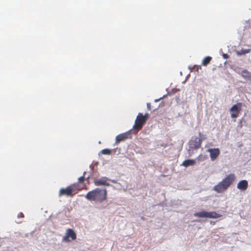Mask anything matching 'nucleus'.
Instances as JSON below:
<instances>
[{
	"instance_id": "obj_9",
	"label": "nucleus",
	"mask_w": 251,
	"mask_h": 251,
	"mask_svg": "<svg viewBox=\"0 0 251 251\" xmlns=\"http://www.w3.org/2000/svg\"><path fill=\"white\" fill-rule=\"evenodd\" d=\"M71 238L72 240H74L76 238V235L75 231L71 228H69L67 230L66 235L63 238V240L66 242H69L70 240L69 239Z\"/></svg>"
},
{
	"instance_id": "obj_8",
	"label": "nucleus",
	"mask_w": 251,
	"mask_h": 251,
	"mask_svg": "<svg viewBox=\"0 0 251 251\" xmlns=\"http://www.w3.org/2000/svg\"><path fill=\"white\" fill-rule=\"evenodd\" d=\"M199 134L200 138L196 137L194 139L190 141V145L192 148L198 149L200 148L202 142V139H201L202 134L200 132Z\"/></svg>"
},
{
	"instance_id": "obj_4",
	"label": "nucleus",
	"mask_w": 251,
	"mask_h": 251,
	"mask_svg": "<svg viewBox=\"0 0 251 251\" xmlns=\"http://www.w3.org/2000/svg\"><path fill=\"white\" fill-rule=\"evenodd\" d=\"M77 184L74 183L65 188L60 189L59 192V196H66L73 197L75 194L73 193V192L77 190H79L77 188Z\"/></svg>"
},
{
	"instance_id": "obj_18",
	"label": "nucleus",
	"mask_w": 251,
	"mask_h": 251,
	"mask_svg": "<svg viewBox=\"0 0 251 251\" xmlns=\"http://www.w3.org/2000/svg\"><path fill=\"white\" fill-rule=\"evenodd\" d=\"M86 173V172H84L83 173V176H80V177L78 178V181L79 183H82V182H84V179H85V175Z\"/></svg>"
},
{
	"instance_id": "obj_21",
	"label": "nucleus",
	"mask_w": 251,
	"mask_h": 251,
	"mask_svg": "<svg viewBox=\"0 0 251 251\" xmlns=\"http://www.w3.org/2000/svg\"><path fill=\"white\" fill-rule=\"evenodd\" d=\"M222 56L224 59H227L228 58H229V55L226 53H223L222 54Z\"/></svg>"
},
{
	"instance_id": "obj_11",
	"label": "nucleus",
	"mask_w": 251,
	"mask_h": 251,
	"mask_svg": "<svg viewBox=\"0 0 251 251\" xmlns=\"http://www.w3.org/2000/svg\"><path fill=\"white\" fill-rule=\"evenodd\" d=\"M207 151L210 153V157L212 161H214L220 153L219 148L209 149Z\"/></svg>"
},
{
	"instance_id": "obj_6",
	"label": "nucleus",
	"mask_w": 251,
	"mask_h": 251,
	"mask_svg": "<svg viewBox=\"0 0 251 251\" xmlns=\"http://www.w3.org/2000/svg\"><path fill=\"white\" fill-rule=\"evenodd\" d=\"M242 103L238 102L236 104H234L229 109L232 118H236L239 116L242 106Z\"/></svg>"
},
{
	"instance_id": "obj_20",
	"label": "nucleus",
	"mask_w": 251,
	"mask_h": 251,
	"mask_svg": "<svg viewBox=\"0 0 251 251\" xmlns=\"http://www.w3.org/2000/svg\"><path fill=\"white\" fill-rule=\"evenodd\" d=\"M193 69L198 72L199 69H201V66L200 65H195L193 66Z\"/></svg>"
},
{
	"instance_id": "obj_1",
	"label": "nucleus",
	"mask_w": 251,
	"mask_h": 251,
	"mask_svg": "<svg viewBox=\"0 0 251 251\" xmlns=\"http://www.w3.org/2000/svg\"><path fill=\"white\" fill-rule=\"evenodd\" d=\"M85 198L89 201L101 202L107 199V191L106 189L97 188L89 192L85 196Z\"/></svg>"
},
{
	"instance_id": "obj_12",
	"label": "nucleus",
	"mask_w": 251,
	"mask_h": 251,
	"mask_svg": "<svg viewBox=\"0 0 251 251\" xmlns=\"http://www.w3.org/2000/svg\"><path fill=\"white\" fill-rule=\"evenodd\" d=\"M248 187V182L246 180L240 181L237 184V187L238 189L242 191H245Z\"/></svg>"
},
{
	"instance_id": "obj_7",
	"label": "nucleus",
	"mask_w": 251,
	"mask_h": 251,
	"mask_svg": "<svg viewBox=\"0 0 251 251\" xmlns=\"http://www.w3.org/2000/svg\"><path fill=\"white\" fill-rule=\"evenodd\" d=\"M109 181L113 183H116V181L108 178L106 177H101L100 178L96 179L94 180V183L96 186H109Z\"/></svg>"
},
{
	"instance_id": "obj_3",
	"label": "nucleus",
	"mask_w": 251,
	"mask_h": 251,
	"mask_svg": "<svg viewBox=\"0 0 251 251\" xmlns=\"http://www.w3.org/2000/svg\"><path fill=\"white\" fill-rule=\"evenodd\" d=\"M150 115L148 113H146L144 115L139 113L137 116L135 121L134 125L133 126V129L137 131L140 130L143 126L146 123L147 120L149 118Z\"/></svg>"
},
{
	"instance_id": "obj_19",
	"label": "nucleus",
	"mask_w": 251,
	"mask_h": 251,
	"mask_svg": "<svg viewBox=\"0 0 251 251\" xmlns=\"http://www.w3.org/2000/svg\"><path fill=\"white\" fill-rule=\"evenodd\" d=\"M206 159V157L205 156H203L202 155H200L198 158H197V159L199 161H204L205 159Z\"/></svg>"
},
{
	"instance_id": "obj_10",
	"label": "nucleus",
	"mask_w": 251,
	"mask_h": 251,
	"mask_svg": "<svg viewBox=\"0 0 251 251\" xmlns=\"http://www.w3.org/2000/svg\"><path fill=\"white\" fill-rule=\"evenodd\" d=\"M131 138V136L130 133L129 131L126 132L119 134L116 137V143H119L121 141H124L127 139Z\"/></svg>"
},
{
	"instance_id": "obj_22",
	"label": "nucleus",
	"mask_w": 251,
	"mask_h": 251,
	"mask_svg": "<svg viewBox=\"0 0 251 251\" xmlns=\"http://www.w3.org/2000/svg\"><path fill=\"white\" fill-rule=\"evenodd\" d=\"M18 218H24V214L22 213V212H20L18 215Z\"/></svg>"
},
{
	"instance_id": "obj_23",
	"label": "nucleus",
	"mask_w": 251,
	"mask_h": 251,
	"mask_svg": "<svg viewBox=\"0 0 251 251\" xmlns=\"http://www.w3.org/2000/svg\"><path fill=\"white\" fill-rule=\"evenodd\" d=\"M147 108H148V109L149 110H151V104L150 103H147Z\"/></svg>"
},
{
	"instance_id": "obj_2",
	"label": "nucleus",
	"mask_w": 251,
	"mask_h": 251,
	"mask_svg": "<svg viewBox=\"0 0 251 251\" xmlns=\"http://www.w3.org/2000/svg\"><path fill=\"white\" fill-rule=\"evenodd\" d=\"M236 176L230 174L226 176L221 182L213 187V190L218 193H223L234 182Z\"/></svg>"
},
{
	"instance_id": "obj_13",
	"label": "nucleus",
	"mask_w": 251,
	"mask_h": 251,
	"mask_svg": "<svg viewBox=\"0 0 251 251\" xmlns=\"http://www.w3.org/2000/svg\"><path fill=\"white\" fill-rule=\"evenodd\" d=\"M245 80L251 81V73L247 70H244L241 73H238Z\"/></svg>"
},
{
	"instance_id": "obj_15",
	"label": "nucleus",
	"mask_w": 251,
	"mask_h": 251,
	"mask_svg": "<svg viewBox=\"0 0 251 251\" xmlns=\"http://www.w3.org/2000/svg\"><path fill=\"white\" fill-rule=\"evenodd\" d=\"M212 59V57L210 56H207L205 57L203 60H202V65L205 66H207V64H208L210 61Z\"/></svg>"
},
{
	"instance_id": "obj_5",
	"label": "nucleus",
	"mask_w": 251,
	"mask_h": 251,
	"mask_svg": "<svg viewBox=\"0 0 251 251\" xmlns=\"http://www.w3.org/2000/svg\"><path fill=\"white\" fill-rule=\"evenodd\" d=\"M194 216L198 218H208L213 219L220 218L222 216V215L214 211L208 212L205 211L195 213L194 214Z\"/></svg>"
},
{
	"instance_id": "obj_17",
	"label": "nucleus",
	"mask_w": 251,
	"mask_h": 251,
	"mask_svg": "<svg viewBox=\"0 0 251 251\" xmlns=\"http://www.w3.org/2000/svg\"><path fill=\"white\" fill-rule=\"evenodd\" d=\"M250 50L242 49L240 51H238L237 54L238 55L245 54L250 52Z\"/></svg>"
},
{
	"instance_id": "obj_16",
	"label": "nucleus",
	"mask_w": 251,
	"mask_h": 251,
	"mask_svg": "<svg viewBox=\"0 0 251 251\" xmlns=\"http://www.w3.org/2000/svg\"><path fill=\"white\" fill-rule=\"evenodd\" d=\"M100 153L105 155H110L111 153V151L108 149H105L101 150Z\"/></svg>"
},
{
	"instance_id": "obj_14",
	"label": "nucleus",
	"mask_w": 251,
	"mask_h": 251,
	"mask_svg": "<svg viewBox=\"0 0 251 251\" xmlns=\"http://www.w3.org/2000/svg\"><path fill=\"white\" fill-rule=\"evenodd\" d=\"M196 163V161L195 160H193V159H187V160H184L182 165L185 167H188L189 166H193L194 165H195Z\"/></svg>"
}]
</instances>
